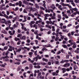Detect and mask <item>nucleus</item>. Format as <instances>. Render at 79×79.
<instances>
[{
	"instance_id": "1",
	"label": "nucleus",
	"mask_w": 79,
	"mask_h": 79,
	"mask_svg": "<svg viewBox=\"0 0 79 79\" xmlns=\"http://www.w3.org/2000/svg\"><path fill=\"white\" fill-rule=\"evenodd\" d=\"M2 24H5L7 25V26H9V27H10V26H11V21L10 20H8L7 21H4L2 22Z\"/></svg>"
},
{
	"instance_id": "2",
	"label": "nucleus",
	"mask_w": 79,
	"mask_h": 79,
	"mask_svg": "<svg viewBox=\"0 0 79 79\" xmlns=\"http://www.w3.org/2000/svg\"><path fill=\"white\" fill-rule=\"evenodd\" d=\"M69 43H70L71 45H73V46H72V47L73 48H76V43L75 42H71V40H69Z\"/></svg>"
},
{
	"instance_id": "3",
	"label": "nucleus",
	"mask_w": 79,
	"mask_h": 79,
	"mask_svg": "<svg viewBox=\"0 0 79 79\" xmlns=\"http://www.w3.org/2000/svg\"><path fill=\"white\" fill-rule=\"evenodd\" d=\"M17 47H19V48H19L16 51V52L19 53L21 51V49H22L23 50H24V48H23L22 47H21V46H17Z\"/></svg>"
},
{
	"instance_id": "4",
	"label": "nucleus",
	"mask_w": 79,
	"mask_h": 79,
	"mask_svg": "<svg viewBox=\"0 0 79 79\" xmlns=\"http://www.w3.org/2000/svg\"><path fill=\"white\" fill-rule=\"evenodd\" d=\"M0 16H4V17H5L6 18H7L8 19H9V17L7 15H6V14H4V15H3L2 14H1V12H0Z\"/></svg>"
},
{
	"instance_id": "5",
	"label": "nucleus",
	"mask_w": 79,
	"mask_h": 79,
	"mask_svg": "<svg viewBox=\"0 0 79 79\" xmlns=\"http://www.w3.org/2000/svg\"><path fill=\"white\" fill-rule=\"evenodd\" d=\"M9 34H10V35H13L15 34V30L13 31H12H12H9Z\"/></svg>"
},
{
	"instance_id": "6",
	"label": "nucleus",
	"mask_w": 79,
	"mask_h": 79,
	"mask_svg": "<svg viewBox=\"0 0 79 79\" xmlns=\"http://www.w3.org/2000/svg\"><path fill=\"white\" fill-rule=\"evenodd\" d=\"M10 52H9L8 51H7L6 53L4 52L3 53V56H8V54Z\"/></svg>"
},
{
	"instance_id": "7",
	"label": "nucleus",
	"mask_w": 79,
	"mask_h": 79,
	"mask_svg": "<svg viewBox=\"0 0 79 79\" xmlns=\"http://www.w3.org/2000/svg\"><path fill=\"white\" fill-rule=\"evenodd\" d=\"M56 8V7L55 6V5L53 4H52V5L50 6V8L53 9V10H55V9Z\"/></svg>"
},
{
	"instance_id": "8",
	"label": "nucleus",
	"mask_w": 79,
	"mask_h": 79,
	"mask_svg": "<svg viewBox=\"0 0 79 79\" xmlns=\"http://www.w3.org/2000/svg\"><path fill=\"white\" fill-rule=\"evenodd\" d=\"M3 60L5 61H10L9 59L6 58V56H5L4 57Z\"/></svg>"
},
{
	"instance_id": "9",
	"label": "nucleus",
	"mask_w": 79,
	"mask_h": 79,
	"mask_svg": "<svg viewBox=\"0 0 79 79\" xmlns=\"http://www.w3.org/2000/svg\"><path fill=\"white\" fill-rule=\"evenodd\" d=\"M73 11H76V13H77V14L79 12V11H78V9L77 8H73Z\"/></svg>"
},
{
	"instance_id": "10",
	"label": "nucleus",
	"mask_w": 79,
	"mask_h": 79,
	"mask_svg": "<svg viewBox=\"0 0 79 79\" xmlns=\"http://www.w3.org/2000/svg\"><path fill=\"white\" fill-rule=\"evenodd\" d=\"M44 47H51V48H53V47L50 44H48L47 45H45L44 46Z\"/></svg>"
},
{
	"instance_id": "11",
	"label": "nucleus",
	"mask_w": 79,
	"mask_h": 79,
	"mask_svg": "<svg viewBox=\"0 0 79 79\" xmlns=\"http://www.w3.org/2000/svg\"><path fill=\"white\" fill-rule=\"evenodd\" d=\"M28 15L29 16H32V18H34V15L31 13V12H30L28 14Z\"/></svg>"
},
{
	"instance_id": "12",
	"label": "nucleus",
	"mask_w": 79,
	"mask_h": 79,
	"mask_svg": "<svg viewBox=\"0 0 79 79\" xmlns=\"http://www.w3.org/2000/svg\"><path fill=\"white\" fill-rule=\"evenodd\" d=\"M62 70L63 73H64L66 71V69L64 68H63L62 69Z\"/></svg>"
},
{
	"instance_id": "13",
	"label": "nucleus",
	"mask_w": 79,
	"mask_h": 79,
	"mask_svg": "<svg viewBox=\"0 0 79 79\" xmlns=\"http://www.w3.org/2000/svg\"><path fill=\"white\" fill-rule=\"evenodd\" d=\"M23 4H25V5H28V2L26 1V0H24V1H23Z\"/></svg>"
},
{
	"instance_id": "14",
	"label": "nucleus",
	"mask_w": 79,
	"mask_h": 79,
	"mask_svg": "<svg viewBox=\"0 0 79 79\" xmlns=\"http://www.w3.org/2000/svg\"><path fill=\"white\" fill-rule=\"evenodd\" d=\"M71 4L73 6H76V4H75V3H74V0H72V2H71Z\"/></svg>"
},
{
	"instance_id": "15",
	"label": "nucleus",
	"mask_w": 79,
	"mask_h": 79,
	"mask_svg": "<svg viewBox=\"0 0 79 79\" xmlns=\"http://www.w3.org/2000/svg\"><path fill=\"white\" fill-rule=\"evenodd\" d=\"M17 18H18V19H19V16L18 15H17L15 17H14L13 18V19L15 21H16L17 19Z\"/></svg>"
},
{
	"instance_id": "16",
	"label": "nucleus",
	"mask_w": 79,
	"mask_h": 79,
	"mask_svg": "<svg viewBox=\"0 0 79 79\" xmlns=\"http://www.w3.org/2000/svg\"><path fill=\"white\" fill-rule=\"evenodd\" d=\"M46 23L47 24H52V21H46Z\"/></svg>"
},
{
	"instance_id": "17",
	"label": "nucleus",
	"mask_w": 79,
	"mask_h": 79,
	"mask_svg": "<svg viewBox=\"0 0 79 79\" xmlns=\"http://www.w3.org/2000/svg\"><path fill=\"white\" fill-rule=\"evenodd\" d=\"M33 60H35L36 61H37V60H38V58H37V56H36L35 57H34L33 58Z\"/></svg>"
},
{
	"instance_id": "18",
	"label": "nucleus",
	"mask_w": 79,
	"mask_h": 79,
	"mask_svg": "<svg viewBox=\"0 0 79 79\" xmlns=\"http://www.w3.org/2000/svg\"><path fill=\"white\" fill-rule=\"evenodd\" d=\"M9 47L10 48L12 49L13 50H15V47H13L11 45H10L9 46Z\"/></svg>"
},
{
	"instance_id": "19",
	"label": "nucleus",
	"mask_w": 79,
	"mask_h": 79,
	"mask_svg": "<svg viewBox=\"0 0 79 79\" xmlns=\"http://www.w3.org/2000/svg\"><path fill=\"white\" fill-rule=\"evenodd\" d=\"M22 68V67H21V66H19L18 68L17 69V71H19L20 70H21V69Z\"/></svg>"
},
{
	"instance_id": "20",
	"label": "nucleus",
	"mask_w": 79,
	"mask_h": 79,
	"mask_svg": "<svg viewBox=\"0 0 79 79\" xmlns=\"http://www.w3.org/2000/svg\"><path fill=\"white\" fill-rule=\"evenodd\" d=\"M20 39L19 38H17V37H15V40L17 42V41H18V40H20Z\"/></svg>"
},
{
	"instance_id": "21",
	"label": "nucleus",
	"mask_w": 79,
	"mask_h": 79,
	"mask_svg": "<svg viewBox=\"0 0 79 79\" xmlns=\"http://www.w3.org/2000/svg\"><path fill=\"white\" fill-rule=\"evenodd\" d=\"M19 6L21 7V6H22V2L21 1H19Z\"/></svg>"
},
{
	"instance_id": "22",
	"label": "nucleus",
	"mask_w": 79,
	"mask_h": 79,
	"mask_svg": "<svg viewBox=\"0 0 79 79\" xmlns=\"http://www.w3.org/2000/svg\"><path fill=\"white\" fill-rule=\"evenodd\" d=\"M24 50L25 49H26V50H27V51H29V50H30V48H27V47H24Z\"/></svg>"
},
{
	"instance_id": "23",
	"label": "nucleus",
	"mask_w": 79,
	"mask_h": 79,
	"mask_svg": "<svg viewBox=\"0 0 79 79\" xmlns=\"http://www.w3.org/2000/svg\"><path fill=\"white\" fill-rule=\"evenodd\" d=\"M35 5L36 8H38V9H39V5L37 4H35Z\"/></svg>"
},
{
	"instance_id": "24",
	"label": "nucleus",
	"mask_w": 79,
	"mask_h": 79,
	"mask_svg": "<svg viewBox=\"0 0 79 79\" xmlns=\"http://www.w3.org/2000/svg\"><path fill=\"white\" fill-rule=\"evenodd\" d=\"M45 12L46 13H50V9H46L45 10Z\"/></svg>"
},
{
	"instance_id": "25",
	"label": "nucleus",
	"mask_w": 79,
	"mask_h": 79,
	"mask_svg": "<svg viewBox=\"0 0 79 79\" xmlns=\"http://www.w3.org/2000/svg\"><path fill=\"white\" fill-rule=\"evenodd\" d=\"M46 27H48V28H49V29H52V27H51V26L48 25H46Z\"/></svg>"
},
{
	"instance_id": "26",
	"label": "nucleus",
	"mask_w": 79,
	"mask_h": 79,
	"mask_svg": "<svg viewBox=\"0 0 79 79\" xmlns=\"http://www.w3.org/2000/svg\"><path fill=\"white\" fill-rule=\"evenodd\" d=\"M9 5L10 6H15V4H12V3H9Z\"/></svg>"
},
{
	"instance_id": "27",
	"label": "nucleus",
	"mask_w": 79,
	"mask_h": 79,
	"mask_svg": "<svg viewBox=\"0 0 79 79\" xmlns=\"http://www.w3.org/2000/svg\"><path fill=\"white\" fill-rule=\"evenodd\" d=\"M62 6L61 5H60L59 6L58 8H59L60 10H63V9H62V7H61Z\"/></svg>"
},
{
	"instance_id": "28",
	"label": "nucleus",
	"mask_w": 79,
	"mask_h": 79,
	"mask_svg": "<svg viewBox=\"0 0 79 79\" xmlns=\"http://www.w3.org/2000/svg\"><path fill=\"white\" fill-rule=\"evenodd\" d=\"M22 39V40H25L26 39V36L25 35H23V36L21 38Z\"/></svg>"
},
{
	"instance_id": "29",
	"label": "nucleus",
	"mask_w": 79,
	"mask_h": 79,
	"mask_svg": "<svg viewBox=\"0 0 79 79\" xmlns=\"http://www.w3.org/2000/svg\"><path fill=\"white\" fill-rule=\"evenodd\" d=\"M17 37H19V38H21V37H22V34H19L17 36Z\"/></svg>"
},
{
	"instance_id": "30",
	"label": "nucleus",
	"mask_w": 79,
	"mask_h": 79,
	"mask_svg": "<svg viewBox=\"0 0 79 79\" xmlns=\"http://www.w3.org/2000/svg\"><path fill=\"white\" fill-rule=\"evenodd\" d=\"M2 33L5 34H7V32L5 30H3L2 31Z\"/></svg>"
},
{
	"instance_id": "31",
	"label": "nucleus",
	"mask_w": 79,
	"mask_h": 79,
	"mask_svg": "<svg viewBox=\"0 0 79 79\" xmlns=\"http://www.w3.org/2000/svg\"><path fill=\"white\" fill-rule=\"evenodd\" d=\"M72 2H73V0H66V2L67 3H71Z\"/></svg>"
},
{
	"instance_id": "32",
	"label": "nucleus",
	"mask_w": 79,
	"mask_h": 79,
	"mask_svg": "<svg viewBox=\"0 0 79 79\" xmlns=\"http://www.w3.org/2000/svg\"><path fill=\"white\" fill-rule=\"evenodd\" d=\"M43 61H45L46 62H48V60L47 59H45L44 58H43L42 59Z\"/></svg>"
},
{
	"instance_id": "33",
	"label": "nucleus",
	"mask_w": 79,
	"mask_h": 79,
	"mask_svg": "<svg viewBox=\"0 0 79 79\" xmlns=\"http://www.w3.org/2000/svg\"><path fill=\"white\" fill-rule=\"evenodd\" d=\"M33 27H35L36 29H37V25H36L35 24H34L33 25Z\"/></svg>"
},
{
	"instance_id": "34",
	"label": "nucleus",
	"mask_w": 79,
	"mask_h": 79,
	"mask_svg": "<svg viewBox=\"0 0 79 79\" xmlns=\"http://www.w3.org/2000/svg\"><path fill=\"white\" fill-rule=\"evenodd\" d=\"M62 31L63 32H66L67 33L68 32H69V31H68L67 30H62Z\"/></svg>"
},
{
	"instance_id": "35",
	"label": "nucleus",
	"mask_w": 79,
	"mask_h": 79,
	"mask_svg": "<svg viewBox=\"0 0 79 79\" xmlns=\"http://www.w3.org/2000/svg\"><path fill=\"white\" fill-rule=\"evenodd\" d=\"M52 75H53V76H58V74L56 73L55 72H53L52 73Z\"/></svg>"
},
{
	"instance_id": "36",
	"label": "nucleus",
	"mask_w": 79,
	"mask_h": 79,
	"mask_svg": "<svg viewBox=\"0 0 79 79\" xmlns=\"http://www.w3.org/2000/svg\"><path fill=\"white\" fill-rule=\"evenodd\" d=\"M41 64L43 65V66H45V65H46L47 64L45 63H44V62H41Z\"/></svg>"
},
{
	"instance_id": "37",
	"label": "nucleus",
	"mask_w": 79,
	"mask_h": 79,
	"mask_svg": "<svg viewBox=\"0 0 79 79\" xmlns=\"http://www.w3.org/2000/svg\"><path fill=\"white\" fill-rule=\"evenodd\" d=\"M37 57L38 59H38L39 60H40V59H41V58H42V57H41V56H39V55H37Z\"/></svg>"
},
{
	"instance_id": "38",
	"label": "nucleus",
	"mask_w": 79,
	"mask_h": 79,
	"mask_svg": "<svg viewBox=\"0 0 79 79\" xmlns=\"http://www.w3.org/2000/svg\"><path fill=\"white\" fill-rule=\"evenodd\" d=\"M52 31H55V27L54 26H52Z\"/></svg>"
},
{
	"instance_id": "39",
	"label": "nucleus",
	"mask_w": 79,
	"mask_h": 79,
	"mask_svg": "<svg viewBox=\"0 0 79 79\" xmlns=\"http://www.w3.org/2000/svg\"><path fill=\"white\" fill-rule=\"evenodd\" d=\"M57 16L58 18H59L60 19H61V18H61V15H58Z\"/></svg>"
},
{
	"instance_id": "40",
	"label": "nucleus",
	"mask_w": 79,
	"mask_h": 79,
	"mask_svg": "<svg viewBox=\"0 0 79 79\" xmlns=\"http://www.w3.org/2000/svg\"><path fill=\"white\" fill-rule=\"evenodd\" d=\"M21 40H19V41L18 42H17V45H20V44H21Z\"/></svg>"
},
{
	"instance_id": "41",
	"label": "nucleus",
	"mask_w": 79,
	"mask_h": 79,
	"mask_svg": "<svg viewBox=\"0 0 79 79\" xmlns=\"http://www.w3.org/2000/svg\"><path fill=\"white\" fill-rule=\"evenodd\" d=\"M50 61H51L52 62H54V63H55V60L54 59H52V60H50Z\"/></svg>"
},
{
	"instance_id": "42",
	"label": "nucleus",
	"mask_w": 79,
	"mask_h": 79,
	"mask_svg": "<svg viewBox=\"0 0 79 79\" xmlns=\"http://www.w3.org/2000/svg\"><path fill=\"white\" fill-rule=\"evenodd\" d=\"M11 14L14 15L15 16H16V14H15V12L14 11L11 12Z\"/></svg>"
},
{
	"instance_id": "43",
	"label": "nucleus",
	"mask_w": 79,
	"mask_h": 79,
	"mask_svg": "<svg viewBox=\"0 0 79 79\" xmlns=\"http://www.w3.org/2000/svg\"><path fill=\"white\" fill-rule=\"evenodd\" d=\"M35 22L34 21H31V22L30 24H35Z\"/></svg>"
},
{
	"instance_id": "44",
	"label": "nucleus",
	"mask_w": 79,
	"mask_h": 79,
	"mask_svg": "<svg viewBox=\"0 0 79 79\" xmlns=\"http://www.w3.org/2000/svg\"><path fill=\"white\" fill-rule=\"evenodd\" d=\"M29 9L30 10V11H31L32 10H33V8H32V6H31L29 7Z\"/></svg>"
},
{
	"instance_id": "45",
	"label": "nucleus",
	"mask_w": 79,
	"mask_h": 79,
	"mask_svg": "<svg viewBox=\"0 0 79 79\" xmlns=\"http://www.w3.org/2000/svg\"><path fill=\"white\" fill-rule=\"evenodd\" d=\"M40 79H44V77L42 76V75H41L40 77Z\"/></svg>"
},
{
	"instance_id": "46",
	"label": "nucleus",
	"mask_w": 79,
	"mask_h": 79,
	"mask_svg": "<svg viewBox=\"0 0 79 79\" xmlns=\"http://www.w3.org/2000/svg\"><path fill=\"white\" fill-rule=\"evenodd\" d=\"M52 19H55L56 17L55 16H52L51 17Z\"/></svg>"
},
{
	"instance_id": "47",
	"label": "nucleus",
	"mask_w": 79,
	"mask_h": 79,
	"mask_svg": "<svg viewBox=\"0 0 79 79\" xmlns=\"http://www.w3.org/2000/svg\"><path fill=\"white\" fill-rule=\"evenodd\" d=\"M44 16L46 17H49V15L48 14H46L44 15Z\"/></svg>"
},
{
	"instance_id": "48",
	"label": "nucleus",
	"mask_w": 79,
	"mask_h": 79,
	"mask_svg": "<svg viewBox=\"0 0 79 79\" xmlns=\"http://www.w3.org/2000/svg\"><path fill=\"white\" fill-rule=\"evenodd\" d=\"M62 47H64V48H67V46L65 44H63L62 45Z\"/></svg>"
},
{
	"instance_id": "49",
	"label": "nucleus",
	"mask_w": 79,
	"mask_h": 79,
	"mask_svg": "<svg viewBox=\"0 0 79 79\" xmlns=\"http://www.w3.org/2000/svg\"><path fill=\"white\" fill-rule=\"evenodd\" d=\"M37 32H38V31H36L34 32V33L36 35H38V33Z\"/></svg>"
},
{
	"instance_id": "50",
	"label": "nucleus",
	"mask_w": 79,
	"mask_h": 79,
	"mask_svg": "<svg viewBox=\"0 0 79 79\" xmlns=\"http://www.w3.org/2000/svg\"><path fill=\"white\" fill-rule=\"evenodd\" d=\"M41 42H45V43H46V42H47V40H42L41 41Z\"/></svg>"
},
{
	"instance_id": "51",
	"label": "nucleus",
	"mask_w": 79,
	"mask_h": 79,
	"mask_svg": "<svg viewBox=\"0 0 79 79\" xmlns=\"http://www.w3.org/2000/svg\"><path fill=\"white\" fill-rule=\"evenodd\" d=\"M6 13L7 15H10V12L8 10H6Z\"/></svg>"
},
{
	"instance_id": "52",
	"label": "nucleus",
	"mask_w": 79,
	"mask_h": 79,
	"mask_svg": "<svg viewBox=\"0 0 79 79\" xmlns=\"http://www.w3.org/2000/svg\"><path fill=\"white\" fill-rule=\"evenodd\" d=\"M40 9H41V10H45V9L44 8L42 7V6H40Z\"/></svg>"
},
{
	"instance_id": "53",
	"label": "nucleus",
	"mask_w": 79,
	"mask_h": 79,
	"mask_svg": "<svg viewBox=\"0 0 79 79\" xmlns=\"http://www.w3.org/2000/svg\"><path fill=\"white\" fill-rule=\"evenodd\" d=\"M35 73H40V71L39 70H38L37 71V70H35Z\"/></svg>"
},
{
	"instance_id": "54",
	"label": "nucleus",
	"mask_w": 79,
	"mask_h": 79,
	"mask_svg": "<svg viewBox=\"0 0 79 79\" xmlns=\"http://www.w3.org/2000/svg\"><path fill=\"white\" fill-rule=\"evenodd\" d=\"M27 43H30L31 42V40L29 39H28V40H27Z\"/></svg>"
},
{
	"instance_id": "55",
	"label": "nucleus",
	"mask_w": 79,
	"mask_h": 79,
	"mask_svg": "<svg viewBox=\"0 0 79 79\" xmlns=\"http://www.w3.org/2000/svg\"><path fill=\"white\" fill-rule=\"evenodd\" d=\"M17 57H20L21 58H23V55H19L17 56Z\"/></svg>"
},
{
	"instance_id": "56",
	"label": "nucleus",
	"mask_w": 79,
	"mask_h": 79,
	"mask_svg": "<svg viewBox=\"0 0 79 79\" xmlns=\"http://www.w3.org/2000/svg\"><path fill=\"white\" fill-rule=\"evenodd\" d=\"M5 69L3 68L0 69V71H5Z\"/></svg>"
},
{
	"instance_id": "57",
	"label": "nucleus",
	"mask_w": 79,
	"mask_h": 79,
	"mask_svg": "<svg viewBox=\"0 0 79 79\" xmlns=\"http://www.w3.org/2000/svg\"><path fill=\"white\" fill-rule=\"evenodd\" d=\"M59 31H60V29L58 28L56 30V33H59Z\"/></svg>"
},
{
	"instance_id": "58",
	"label": "nucleus",
	"mask_w": 79,
	"mask_h": 79,
	"mask_svg": "<svg viewBox=\"0 0 79 79\" xmlns=\"http://www.w3.org/2000/svg\"><path fill=\"white\" fill-rule=\"evenodd\" d=\"M23 13H27V11L26 10V9L24 10Z\"/></svg>"
},
{
	"instance_id": "59",
	"label": "nucleus",
	"mask_w": 79,
	"mask_h": 79,
	"mask_svg": "<svg viewBox=\"0 0 79 79\" xmlns=\"http://www.w3.org/2000/svg\"><path fill=\"white\" fill-rule=\"evenodd\" d=\"M63 66L64 68H68L66 63Z\"/></svg>"
},
{
	"instance_id": "60",
	"label": "nucleus",
	"mask_w": 79,
	"mask_h": 79,
	"mask_svg": "<svg viewBox=\"0 0 79 79\" xmlns=\"http://www.w3.org/2000/svg\"><path fill=\"white\" fill-rule=\"evenodd\" d=\"M15 64H18V65H19L20 64V63L19 62H15Z\"/></svg>"
},
{
	"instance_id": "61",
	"label": "nucleus",
	"mask_w": 79,
	"mask_h": 79,
	"mask_svg": "<svg viewBox=\"0 0 79 79\" xmlns=\"http://www.w3.org/2000/svg\"><path fill=\"white\" fill-rule=\"evenodd\" d=\"M74 36H79V33H77L74 34Z\"/></svg>"
},
{
	"instance_id": "62",
	"label": "nucleus",
	"mask_w": 79,
	"mask_h": 79,
	"mask_svg": "<svg viewBox=\"0 0 79 79\" xmlns=\"http://www.w3.org/2000/svg\"><path fill=\"white\" fill-rule=\"evenodd\" d=\"M37 51H36L34 52V55L35 56H37Z\"/></svg>"
},
{
	"instance_id": "63",
	"label": "nucleus",
	"mask_w": 79,
	"mask_h": 79,
	"mask_svg": "<svg viewBox=\"0 0 79 79\" xmlns=\"http://www.w3.org/2000/svg\"><path fill=\"white\" fill-rule=\"evenodd\" d=\"M68 76V73H65L63 75V76Z\"/></svg>"
},
{
	"instance_id": "64",
	"label": "nucleus",
	"mask_w": 79,
	"mask_h": 79,
	"mask_svg": "<svg viewBox=\"0 0 79 79\" xmlns=\"http://www.w3.org/2000/svg\"><path fill=\"white\" fill-rule=\"evenodd\" d=\"M0 9L1 10H3V6H2V5L0 6Z\"/></svg>"
}]
</instances>
